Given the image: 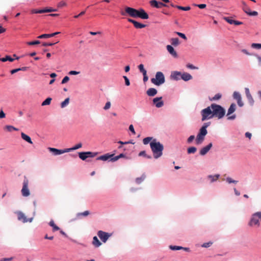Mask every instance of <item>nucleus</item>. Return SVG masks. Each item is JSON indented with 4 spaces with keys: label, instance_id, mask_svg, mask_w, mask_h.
<instances>
[{
    "label": "nucleus",
    "instance_id": "46",
    "mask_svg": "<svg viewBox=\"0 0 261 261\" xmlns=\"http://www.w3.org/2000/svg\"><path fill=\"white\" fill-rule=\"evenodd\" d=\"M226 181L228 183V184H231V183H233V184H237L238 183V181L237 180H233L232 179L231 177H228L226 178Z\"/></svg>",
    "mask_w": 261,
    "mask_h": 261
},
{
    "label": "nucleus",
    "instance_id": "55",
    "mask_svg": "<svg viewBox=\"0 0 261 261\" xmlns=\"http://www.w3.org/2000/svg\"><path fill=\"white\" fill-rule=\"evenodd\" d=\"M111 105V102L110 101H108L106 103L105 106L104 107L103 109L105 110H107L110 108Z\"/></svg>",
    "mask_w": 261,
    "mask_h": 261
},
{
    "label": "nucleus",
    "instance_id": "51",
    "mask_svg": "<svg viewBox=\"0 0 261 261\" xmlns=\"http://www.w3.org/2000/svg\"><path fill=\"white\" fill-rule=\"evenodd\" d=\"M212 244H213V242H207V243H203L201 245V246L202 247H204V248H208V247H210Z\"/></svg>",
    "mask_w": 261,
    "mask_h": 261
},
{
    "label": "nucleus",
    "instance_id": "26",
    "mask_svg": "<svg viewBox=\"0 0 261 261\" xmlns=\"http://www.w3.org/2000/svg\"><path fill=\"white\" fill-rule=\"evenodd\" d=\"M181 79L185 81H188L192 79V75L187 72H184L182 74L181 73Z\"/></svg>",
    "mask_w": 261,
    "mask_h": 261
},
{
    "label": "nucleus",
    "instance_id": "1",
    "mask_svg": "<svg viewBox=\"0 0 261 261\" xmlns=\"http://www.w3.org/2000/svg\"><path fill=\"white\" fill-rule=\"evenodd\" d=\"M150 146L153 152L154 158L158 159L162 155L164 146L160 142L153 140L150 142Z\"/></svg>",
    "mask_w": 261,
    "mask_h": 261
},
{
    "label": "nucleus",
    "instance_id": "22",
    "mask_svg": "<svg viewBox=\"0 0 261 261\" xmlns=\"http://www.w3.org/2000/svg\"><path fill=\"white\" fill-rule=\"evenodd\" d=\"M171 79L174 80H178L181 79V72L178 71H174L171 73Z\"/></svg>",
    "mask_w": 261,
    "mask_h": 261
},
{
    "label": "nucleus",
    "instance_id": "4",
    "mask_svg": "<svg viewBox=\"0 0 261 261\" xmlns=\"http://www.w3.org/2000/svg\"><path fill=\"white\" fill-rule=\"evenodd\" d=\"M259 221H261V212H257L253 214L251 216L249 225L250 226H259Z\"/></svg>",
    "mask_w": 261,
    "mask_h": 261
},
{
    "label": "nucleus",
    "instance_id": "9",
    "mask_svg": "<svg viewBox=\"0 0 261 261\" xmlns=\"http://www.w3.org/2000/svg\"><path fill=\"white\" fill-rule=\"evenodd\" d=\"M97 154V152H92L90 151L81 152L79 153V158L84 161L88 158H93Z\"/></svg>",
    "mask_w": 261,
    "mask_h": 261
},
{
    "label": "nucleus",
    "instance_id": "2",
    "mask_svg": "<svg viewBox=\"0 0 261 261\" xmlns=\"http://www.w3.org/2000/svg\"><path fill=\"white\" fill-rule=\"evenodd\" d=\"M211 108L213 117H215L218 119H221L224 116L225 114V109L220 105L212 103L211 104Z\"/></svg>",
    "mask_w": 261,
    "mask_h": 261
},
{
    "label": "nucleus",
    "instance_id": "23",
    "mask_svg": "<svg viewBox=\"0 0 261 261\" xmlns=\"http://www.w3.org/2000/svg\"><path fill=\"white\" fill-rule=\"evenodd\" d=\"M139 18L143 19H147L149 18L148 14L143 9H140Z\"/></svg>",
    "mask_w": 261,
    "mask_h": 261
},
{
    "label": "nucleus",
    "instance_id": "58",
    "mask_svg": "<svg viewBox=\"0 0 261 261\" xmlns=\"http://www.w3.org/2000/svg\"><path fill=\"white\" fill-rule=\"evenodd\" d=\"M194 139H195V136H194V135H191V136H190L188 138V140H187V142H188V143H191V142L193 141V140H194Z\"/></svg>",
    "mask_w": 261,
    "mask_h": 261
},
{
    "label": "nucleus",
    "instance_id": "63",
    "mask_svg": "<svg viewBox=\"0 0 261 261\" xmlns=\"http://www.w3.org/2000/svg\"><path fill=\"white\" fill-rule=\"evenodd\" d=\"M79 73H80L79 71H73V70L70 71L69 72V74H70V75H77V74H79Z\"/></svg>",
    "mask_w": 261,
    "mask_h": 261
},
{
    "label": "nucleus",
    "instance_id": "62",
    "mask_svg": "<svg viewBox=\"0 0 261 261\" xmlns=\"http://www.w3.org/2000/svg\"><path fill=\"white\" fill-rule=\"evenodd\" d=\"M6 117V114L3 111V110H1L0 111V119L4 118Z\"/></svg>",
    "mask_w": 261,
    "mask_h": 261
},
{
    "label": "nucleus",
    "instance_id": "14",
    "mask_svg": "<svg viewBox=\"0 0 261 261\" xmlns=\"http://www.w3.org/2000/svg\"><path fill=\"white\" fill-rule=\"evenodd\" d=\"M48 150L53 152L54 155H59L64 153L68 152L67 148L64 149H58L55 148L49 147Z\"/></svg>",
    "mask_w": 261,
    "mask_h": 261
},
{
    "label": "nucleus",
    "instance_id": "50",
    "mask_svg": "<svg viewBox=\"0 0 261 261\" xmlns=\"http://www.w3.org/2000/svg\"><path fill=\"white\" fill-rule=\"evenodd\" d=\"M40 43V41L39 40H35L34 41L31 42H27V44L29 45H37Z\"/></svg>",
    "mask_w": 261,
    "mask_h": 261
},
{
    "label": "nucleus",
    "instance_id": "48",
    "mask_svg": "<svg viewBox=\"0 0 261 261\" xmlns=\"http://www.w3.org/2000/svg\"><path fill=\"white\" fill-rule=\"evenodd\" d=\"M152 139V137H146L143 140V143L144 144L146 145Z\"/></svg>",
    "mask_w": 261,
    "mask_h": 261
},
{
    "label": "nucleus",
    "instance_id": "37",
    "mask_svg": "<svg viewBox=\"0 0 261 261\" xmlns=\"http://www.w3.org/2000/svg\"><path fill=\"white\" fill-rule=\"evenodd\" d=\"M5 129H6L9 132H12V130H18V129L12 126V125H6L5 127Z\"/></svg>",
    "mask_w": 261,
    "mask_h": 261
},
{
    "label": "nucleus",
    "instance_id": "20",
    "mask_svg": "<svg viewBox=\"0 0 261 261\" xmlns=\"http://www.w3.org/2000/svg\"><path fill=\"white\" fill-rule=\"evenodd\" d=\"M168 51L174 57L176 58L177 57V54L174 50V48L170 45H168L166 46Z\"/></svg>",
    "mask_w": 261,
    "mask_h": 261
},
{
    "label": "nucleus",
    "instance_id": "44",
    "mask_svg": "<svg viewBox=\"0 0 261 261\" xmlns=\"http://www.w3.org/2000/svg\"><path fill=\"white\" fill-rule=\"evenodd\" d=\"M169 248L170 249H171L172 250H181L184 248V247H181V246H172V245H170L169 246Z\"/></svg>",
    "mask_w": 261,
    "mask_h": 261
},
{
    "label": "nucleus",
    "instance_id": "61",
    "mask_svg": "<svg viewBox=\"0 0 261 261\" xmlns=\"http://www.w3.org/2000/svg\"><path fill=\"white\" fill-rule=\"evenodd\" d=\"M129 130L134 134L135 135L136 134V132L135 131L134 126L132 124H130L129 126Z\"/></svg>",
    "mask_w": 261,
    "mask_h": 261
},
{
    "label": "nucleus",
    "instance_id": "64",
    "mask_svg": "<svg viewBox=\"0 0 261 261\" xmlns=\"http://www.w3.org/2000/svg\"><path fill=\"white\" fill-rule=\"evenodd\" d=\"M258 15V12L256 11H250L248 15L249 16H257Z\"/></svg>",
    "mask_w": 261,
    "mask_h": 261
},
{
    "label": "nucleus",
    "instance_id": "47",
    "mask_svg": "<svg viewBox=\"0 0 261 261\" xmlns=\"http://www.w3.org/2000/svg\"><path fill=\"white\" fill-rule=\"evenodd\" d=\"M243 10L247 15H248L251 11L250 8L247 5H245V6L243 7Z\"/></svg>",
    "mask_w": 261,
    "mask_h": 261
},
{
    "label": "nucleus",
    "instance_id": "17",
    "mask_svg": "<svg viewBox=\"0 0 261 261\" xmlns=\"http://www.w3.org/2000/svg\"><path fill=\"white\" fill-rule=\"evenodd\" d=\"M162 97H155L153 99V103L156 108H161L164 105V102L162 100Z\"/></svg>",
    "mask_w": 261,
    "mask_h": 261
},
{
    "label": "nucleus",
    "instance_id": "11",
    "mask_svg": "<svg viewBox=\"0 0 261 261\" xmlns=\"http://www.w3.org/2000/svg\"><path fill=\"white\" fill-rule=\"evenodd\" d=\"M236 104L234 103H232L230 105V107L229 108V109L228 110L227 114V116H228L227 118V119L228 120H233L236 118V115L229 116L230 114L233 113L236 111Z\"/></svg>",
    "mask_w": 261,
    "mask_h": 261
},
{
    "label": "nucleus",
    "instance_id": "6",
    "mask_svg": "<svg viewBox=\"0 0 261 261\" xmlns=\"http://www.w3.org/2000/svg\"><path fill=\"white\" fill-rule=\"evenodd\" d=\"M200 113L202 116V121H204L206 120L210 119L213 118L211 105L209 107H207L206 108L202 110Z\"/></svg>",
    "mask_w": 261,
    "mask_h": 261
},
{
    "label": "nucleus",
    "instance_id": "52",
    "mask_svg": "<svg viewBox=\"0 0 261 261\" xmlns=\"http://www.w3.org/2000/svg\"><path fill=\"white\" fill-rule=\"evenodd\" d=\"M175 33L177 35H178L179 37H180L182 38H183L184 39H185V40H187V37L186 36V35L184 34L180 33V32H175Z\"/></svg>",
    "mask_w": 261,
    "mask_h": 261
},
{
    "label": "nucleus",
    "instance_id": "5",
    "mask_svg": "<svg viewBox=\"0 0 261 261\" xmlns=\"http://www.w3.org/2000/svg\"><path fill=\"white\" fill-rule=\"evenodd\" d=\"M151 82L152 84L156 86H160L164 84L165 82L164 74L161 71L157 72L155 74V78H152Z\"/></svg>",
    "mask_w": 261,
    "mask_h": 261
},
{
    "label": "nucleus",
    "instance_id": "16",
    "mask_svg": "<svg viewBox=\"0 0 261 261\" xmlns=\"http://www.w3.org/2000/svg\"><path fill=\"white\" fill-rule=\"evenodd\" d=\"M128 21L132 23L136 29H142L146 27L145 24L141 23L134 19L128 18Z\"/></svg>",
    "mask_w": 261,
    "mask_h": 261
},
{
    "label": "nucleus",
    "instance_id": "49",
    "mask_svg": "<svg viewBox=\"0 0 261 261\" xmlns=\"http://www.w3.org/2000/svg\"><path fill=\"white\" fill-rule=\"evenodd\" d=\"M251 47L254 48L260 49L261 48V44L254 43L251 44Z\"/></svg>",
    "mask_w": 261,
    "mask_h": 261
},
{
    "label": "nucleus",
    "instance_id": "53",
    "mask_svg": "<svg viewBox=\"0 0 261 261\" xmlns=\"http://www.w3.org/2000/svg\"><path fill=\"white\" fill-rule=\"evenodd\" d=\"M69 80V77L68 76H65L61 82V84H64L66 83Z\"/></svg>",
    "mask_w": 261,
    "mask_h": 261
},
{
    "label": "nucleus",
    "instance_id": "15",
    "mask_svg": "<svg viewBox=\"0 0 261 261\" xmlns=\"http://www.w3.org/2000/svg\"><path fill=\"white\" fill-rule=\"evenodd\" d=\"M150 5L153 7H155L156 8H161L163 7H166L167 5L165 4H163L162 2H158L156 0H151L150 1Z\"/></svg>",
    "mask_w": 261,
    "mask_h": 261
},
{
    "label": "nucleus",
    "instance_id": "19",
    "mask_svg": "<svg viewBox=\"0 0 261 261\" xmlns=\"http://www.w3.org/2000/svg\"><path fill=\"white\" fill-rule=\"evenodd\" d=\"M212 143H210L207 146L201 148L199 152L200 154L201 155H204L206 154L207 153V152L210 150V149L212 147Z\"/></svg>",
    "mask_w": 261,
    "mask_h": 261
},
{
    "label": "nucleus",
    "instance_id": "8",
    "mask_svg": "<svg viewBox=\"0 0 261 261\" xmlns=\"http://www.w3.org/2000/svg\"><path fill=\"white\" fill-rule=\"evenodd\" d=\"M21 192L23 197H28L30 195V191L29 189V180L26 177H24L23 180L22 188L21 190Z\"/></svg>",
    "mask_w": 261,
    "mask_h": 261
},
{
    "label": "nucleus",
    "instance_id": "38",
    "mask_svg": "<svg viewBox=\"0 0 261 261\" xmlns=\"http://www.w3.org/2000/svg\"><path fill=\"white\" fill-rule=\"evenodd\" d=\"M89 214H90L89 212L88 211H86L82 213H77L76 216L77 217H80L81 216L86 217V216H88Z\"/></svg>",
    "mask_w": 261,
    "mask_h": 261
},
{
    "label": "nucleus",
    "instance_id": "34",
    "mask_svg": "<svg viewBox=\"0 0 261 261\" xmlns=\"http://www.w3.org/2000/svg\"><path fill=\"white\" fill-rule=\"evenodd\" d=\"M52 98L50 97L47 98L44 101H43L41 104L42 106H47L50 104Z\"/></svg>",
    "mask_w": 261,
    "mask_h": 261
},
{
    "label": "nucleus",
    "instance_id": "29",
    "mask_svg": "<svg viewBox=\"0 0 261 261\" xmlns=\"http://www.w3.org/2000/svg\"><path fill=\"white\" fill-rule=\"evenodd\" d=\"M82 146V144L81 143H79L76 144L74 146H73L72 148H67L68 152H69L72 150L78 149L81 148Z\"/></svg>",
    "mask_w": 261,
    "mask_h": 261
},
{
    "label": "nucleus",
    "instance_id": "21",
    "mask_svg": "<svg viewBox=\"0 0 261 261\" xmlns=\"http://www.w3.org/2000/svg\"><path fill=\"white\" fill-rule=\"evenodd\" d=\"M114 154H110L109 153H106L104 155H101L98 157L96 160H101L103 161H106L109 159H110L112 157H113Z\"/></svg>",
    "mask_w": 261,
    "mask_h": 261
},
{
    "label": "nucleus",
    "instance_id": "41",
    "mask_svg": "<svg viewBox=\"0 0 261 261\" xmlns=\"http://www.w3.org/2000/svg\"><path fill=\"white\" fill-rule=\"evenodd\" d=\"M138 68L140 70V71L142 73V74H145V73H147V71L146 70L144 69V65L142 64H140L139 66H138Z\"/></svg>",
    "mask_w": 261,
    "mask_h": 261
},
{
    "label": "nucleus",
    "instance_id": "28",
    "mask_svg": "<svg viewBox=\"0 0 261 261\" xmlns=\"http://www.w3.org/2000/svg\"><path fill=\"white\" fill-rule=\"evenodd\" d=\"M170 42L171 44L174 46H176L179 45V41L178 38H173L170 39Z\"/></svg>",
    "mask_w": 261,
    "mask_h": 261
},
{
    "label": "nucleus",
    "instance_id": "43",
    "mask_svg": "<svg viewBox=\"0 0 261 261\" xmlns=\"http://www.w3.org/2000/svg\"><path fill=\"white\" fill-rule=\"evenodd\" d=\"M176 8H177V9H178L179 10H181L183 11H189L191 9V8L189 6L182 7V6L176 5Z\"/></svg>",
    "mask_w": 261,
    "mask_h": 261
},
{
    "label": "nucleus",
    "instance_id": "57",
    "mask_svg": "<svg viewBox=\"0 0 261 261\" xmlns=\"http://www.w3.org/2000/svg\"><path fill=\"white\" fill-rule=\"evenodd\" d=\"M195 6L198 7L200 9H204L206 7L205 4H194Z\"/></svg>",
    "mask_w": 261,
    "mask_h": 261
},
{
    "label": "nucleus",
    "instance_id": "25",
    "mask_svg": "<svg viewBox=\"0 0 261 261\" xmlns=\"http://www.w3.org/2000/svg\"><path fill=\"white\" fill-rule=\"evenodd\" d=\"M146 93L149 96H154L157 94V90L155 88H150L147 90Z\"/></svg>",
    "mask_w": 261,
    "mask_h": 261
},
{
    "label": "nucleus",
    "instance_id": "59",
    "mask_svg": "<svg viewBox=\"0 0 261 261\" xmlns=\"http://www.w3.org/2000/svg\"><path fill=\"white\" fill-rule=\"evenodd\" d=\"M187 67L188 68H190V69H198V67H196L194 66L193 65L191 64H188L187 65Z\"/></svg>",
    "mask_w": 261,
    "mask_h": 261
},
{
    "label": "nucleus",
    "instance_id": "12",
    "mask_svg": "<svg viewBox=\"0 0 261 261\" xmlns=\"http://www.w3.org/2000/svg\"><path fill=\"white\" fill-rule=\"evenodd\" d=\"M18 219L19 221H21L23 223H26L28 222H31L33 220V218L27 219L24 214L21 212H17Z\"/></svg>",
    "mask_w": 261,
    "mask_h": 261
},
{
    "label": "nucleus",
    "instance_id": "40",
    "mask_svg": "<svg viewBox=\"0 0 261 261\" xmlns=\"http://www.w3.org/2000/svg\"><path fill=\"white\" fill-rule=\"evenodd\" d=\"M197 150V148L195 147H190L188 148L187 152L189 154L194 153Z\"/></svg>",
    "mask_w": 261,
    "mask_h": 261
},
{
    "label": "nucleus",
    "instance_id": "18",
    "mask_svg": "<svg viewBox=\"0 0 261 261\" xmlns=\"http://www.w3.org/2000/svg\"><path fill=\"white\" fill-rule=\"evenodd\" d=\"M223 19L230 24H234L236 25H238L243 24L242 22L233 20L231 18L228 17H223Z\"/></svg>",
    "mask_w": 261,
    "mask_h": 261
},
{
    "label": "nucleus",
    "instance_id": "10",
    "mask_svg": "<svg viewBox=\"0 0 261 261\" xmlns=\"http://www.w3.org/2000/svg\"><path fill=\"white\" fill-rule=\"evenodd\" d=\"M97 235L101 241L103 243H106L109 238L112 236L111 233L103 231L102 230H99L97 232Z\"/></svg>",
    "mask_w": 261,
    "mask_h": 261
},
{
    "label": "nucleus",
    "instance_id": "45",
    "mask_svg": "<svg viewBox=\"0 0 261 261\" xmlns=\"http://www.w3.org/2000/svg\"><path fill=\"white\" fill-rule=\"evenodd\" d=\"M247 98L248 100L249 104L251 106H253L254 101L251 94L250 95L247 96Z\"/></svg>",
    "mask_w": 261,
    "mask_h": 261
},
{
    "label": "nucleus",
    "instance_id": "13",
    "mask_svg": "<svg viewBox=\"0 0 261 261\" xmlns=\"http://www.w3.org/2000/svg\"><path fill=\"white\" fill-rule=\"evenodd\" d=\"M233 97L237 101L238 105L239 107H242L244 106V103L242 100L241 95L239 92L237 91L234 92Z\"/></svg>",
    "mask_w": 261,
    "mask_h": 261
},
{
    "label": "nucleus",
    "instance_id": "33",
    "mask_svg": "<svg viewBox=\"0 0 261 261\" xmlns=\"http://www.w3.org/2000/svg\"><path fill=\"white\" fill-rule=\"evenodd\" d=\"M49 225L50 226H51L53 228V231H57V230H59V227L58 226H57L54 223V221L53 220H51L50 222H49Z\"/></svg>",
    "mask_w": 261,
    "mask_h": 261
},
{
    "label": "nucleus",
    "instance_id": "31",
    "mask_svg": "<svg viewBox=\"0 0 261 261\" xmlns=\"http://www.w3.org/2000/svg\"><path fill=\"white\" fill-rule=\"evenodd\" d=\"M219 174H216L215 175H210L208 176V178L211 179V182H214L216 181L219 178Z\"/></svg>",
    "mask_w": 261,
    "mask_h": 261
},
{
    "label": "nucleus",
    "instance_id": "39",
    "mask_svg": "<svg viewBox=\"0 0 261 261\" xmlns=\"http://www.w3.org/2000/svg\"><path fill=\"white\" fill-rule=\"evenodd\" d=\"M222 97V95L220 93L216 94L213 97L210 98V101H215L220 99Z\"/></svg>",
    "mask_w": 261,
    "mask_h": 261
},
{
    "label": "nucleus",
    "instance_id": "27",
    "mask_svg": "<svg viewBox=\"0 0 261 261\" xmlns=\"http://www.w3.org/2000/svg\"><path fill=\"white\" fill-rule=\"evenodd\" d=\"M21 137L23 140H25L29 143H30L31 144H33V142L32 141L31 138L29 136H28L27 135L24 134V133H21Z\"/></svg>",
    "mask_w": 261,
    "mask_h": 261
},
{
    "label": "nucleus",
    "instance_id": "32",
    "mask_svg": "<svg viewBox=\"0 0 261 261\" xmlns=\"http://www.w3.org/2000/svg\"><path fill=\"white\" fill-rule=\"evenodd\" d=\"M70 99L69 97L66 98L63 102L61 103V107L64 108L66 107L69 103Z\"/></svg>",
    "mask_w": 261,
    "mask_h": 261
},
{
    "label": "nucleus",
    "instance_id": "54",
    "mask_svg": "<svg viewBox=\"0 0 261 261\" xmlns=\"http://www.w3.org/2000/svg\"><path fill=\"white\" fill-rule=\"evenodd\" d=\"M66 5V3L64 1H61L58 4V8H62L64 6H65Z\"/></svg>",
    "mask_w": 261,
    "mask_h": 261
},
{
    "label": "nucleus",
    "instance_id": "7",
    "mask_svg": "<svg viewBox=\"0 0 261 261\" xmlns=\"http://www.w3.org/2000/svg\"><path fill=\"white\" fill-rule=\"evenodd\" d=\"M121 14L123 16L127 14L131 17L139 18L140 9L137 10L131 7H126L125 9V12H121Z\"/></svg>",
    "mask_w": 261,
    "mask_h": 261
},
{
    "label": "nucleus",
    "instance_id": "30",
    "mask_svg": "<svg viewBox=\"0 0 261 261\" xmlns=\"http://www.w3.org/2000/svg\"><path fill=\"white\" fill-rule=\"evenodd\" d=\"M14 60V59L9 56H6L5 58H0V61L4 62H6L7 61H9L10 62H13Z\"/></svg>",
    "mask_w": 261,
    "mask_h": 261
},
{
    "label": "nucleus",
    "instance_id": "24",
    "mask_svg": "<svg viewBox=\"0 0 261 261\" xmlns=\"http://www.w3.org/2000/svg\"><path fill=\"white\" fill-rule=\"evenodd\" d=\"M92 244L96 248L99 247L102 244L96 236L93 238Z\"/></svg>",
    "mask_w": 261,
    "mask_h": 261
},
{
    "label": "nucleus",
    "instance_id": "60",
    "mask_svg": "<svg viewBox=\"0 0 261 261\" xmlns=\"http://www.w3.org/2000/svg\"><path fill=\"white\" fill-rule=\"evenodd\" d=\"M45 13L55 12L57 11L56 9H53L52 8L44 9Z\"/></svg>",
    "mask_w": 261,
    "mask_h": 261
},
{
    "label": "nucleus",
    "instance_id": "42",
    "mask_svg": "<svg viewBox=\"0 0 261 261\" xmlns=\"http://www.w3.org/2000/svg\"><path fill=\"white\" fill-rule=\"evenodd\" d=\"M51 35H52L51 34H42L41 35L39 36L37 38L39 39L48 38L52 37Z\"/></svg>",
    "mask_w": 261,
    "mask_h": 261
},
{
    "label": "nucleus",
    "instance_id": "56",
    "mask_svg": "<svg viewBox=\"0 0 261 261\" xmlns=\"http://www.w3.org/2000/svg\"><path fill=\"white\" fill-rule=\"evenodd\" d=\"M123 78L125 81V84L126 86H128L130 85V82L129 79L126 76H123Z\"/></svg>",
    "mask_w": 261,
    "mask_h": 261
},
{
    "label": "nucleus",
    "instance_id": "35",
    "mask_svg": "<svg viewBox=\"0 0 261 261\" xmlns=\"http://www.w3.org/2000/svg\"><path fill=\"white\" fill-rule=\"evenodd\" d=\"M139 156H143L145 158H146L149 159L152 158L151 156L147 155L146 153V151L144 150L141 151V152H140V153H139Z\"/></svg>",
    "mask_w": 261,
    "mask_h": 261
},
{
    "label": "nucleus",
    "instance_id": "3",
    "mask_svg": "<svg viewBox=\"0 0 261 261\" xmlns=\"http://www.w3.org/2000/svg\"><path fill=\"white\" fill-rule=\"evenodd\" d=\"M210 122L205 123L200 128L196 139V143L197 144H201L204 140V137L207 134L206 128L210 125Z\"/></svg>",
    "mask_w": 261,
    "mask_h": 261
},
{
    "label": "nucleus",
    "instance_id": "36",
    "mask_svg": "<svg viewBox=\"0 0 261 261\" xmlns=\"http://www.w3.org/2000/svg\"><path fill=\"white\" fill-rule=\"evenodd\" d=\"M146 177V175L145 174H143L140 177H138L136 179V182L138 184H140L143 181Z\"/></svg>",
    "mask_w": 261,
    "mask_h": 261
}]
</instances>
